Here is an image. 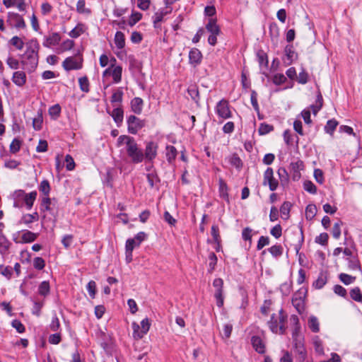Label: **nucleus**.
Masks as SVG:
<instances>
[{
	"label": "nucleus",
	"mask_w": 362,
	"mask_h": 362,
	"mask_svg": "<svg viewBox=\"0 0 362 362\" xmlns=\"http://www.w3.org/2000/svg\"><path fill=\"white\" fill-rule=\"evenodd\" d=\"M39 50L40 44L37 39H32L26 43V51L23 56L26 55V59L29 61L30 67L28 69V71L30 73L33 72L37 66Z\"/></svg>",
	"instance_id": "1"
},
{
	"label": "nucleus",
	"mask_w": 362,
	"mask_h": 362,
	"mask_svg": "<svg viewBox=\"0 0 362 362\" xmlns=\"http://www.w3.org/2000/svg\"><path fill=\"white\" fill-rule=\"evenodd\" d=\"M288 240L293 246L296 254H298L304 242L303 229L300 223L297 227L289 229Z\"/></svg>",
	"instance_id": "2"
},
{
	"label": "nucleus",
	"mask_w": 362,
	"mask_h": 362,
	"mask_svg": "<svg viewBox=\"0 0 362 362\" xmlns=\"http://www.w3.org/2000/svg\"><path fill=\"white\" fill-rule=\"evenodd\" d=\"M126 152L134 164L141 163L144 160V151L139 147L135 139L126 147Z\"/></svg>",
	"instance_id": "3"
},
{
	"label": "nucleus",
	"mask_w": 362,
	"mask_h": 362,
	"mask_svg": "<svg viewBox=\"0 0 362 362\" xmlns=\"http://www.w3.org/2000/svg\"><path fill=\"white\" fill-rule=\"evenodd\" d=\"M216 18H210L206 24V30L210 33L208 37V42L210 45L214 46L217 43V36L221 33L220 27L216 23Z\"/></svg>",
	"instance_id": "4"
},
{
	"label": "nucleus",
	"mask_w": 362,
	"mask_h": 362,
	"mask_svg": "<svg viewBox=\"0 0 362 362\" xmlns=\"http://www.w3.org/2000/svg\"><path fill=\"white\" fill-rule=\"evenodd\" d=\"M127 129L132 134H137L146 125V121L141 119L135 115H130L127 118Z\"/></svg>",
	"instance_id": "5"
},
{
	"label": "nucleus",
	"mask_w": 362,
	"mask_h": 362,
	"mask_svg": "<svg viewBox=\"0 0 362 362\" xmlns=\"http://www.w3.org/2000/svg\"><path fill=\"white\" fill-rule=\"evenodd\" d=\"M223 284L221 278H216L213 281V286L215 288L214 298L218 308H222L224 303Z\"/></svg>",
	"instance_id": "6"
},
{
	"label": "nucleus",
	"mask_w": 362,
	"mask_h": 362,
	"mask_svg": "<svg viewBox=\"0 0 362 362\" xmlns=\"http://www.w3.org/2000/svg\"><path fill=\"white\" fill-rule=\"evenodd\" d=\"M141 329L139 325L136 323H132L133 336L134 339H140L148 332L151 323L148 318H145L141 322Z\"/></svg>",
	"instance_id": "7"
},
{
	"label": "nucleus",
	"mask_w": 362,
	"mask_h": 362,
	"mask_svg": "<svg viewBox=\"0 0 362 362\" xmlns=\"http://www.w3.org/2000/svg\"><path fill=\"white\" fill-rule=\"evenodd\" d=\"M158 144L151 141L146 143L145 151L144 152V160L146 163H153L158 154Z\"/></svg>",
	"instance_id": "8"
},
{
	"label": "nucleus",
	"mask_w": 362,
	"mask_h": 362,
	"mask_svg": "<svg viewBox=\"0 0 362 362\" xmlns=\"http://www.w3.org/2000/svg\"><path fill=\"white\" fill-rule=\"evenodd\" d=\"M77 55L79 57V62H77L74 57H66L64 60L62 66L66 71H69L71 70H78L82 68L83 57L80 53H78Z\"/></svg>",
	"instance_id": "9"
},
{
	"label": "nucleus",
	"mask_w": 362,
	"mask_h": 362,
	"mask_svg": "<svg viewBox=\"0 0 362 362\" xmlns=\"http://www.w3.org/2000/svg\"><path fill=\"white\" fill-rule=\"evenodd\" d=\"M262 185H269V189L272 192L275 191L279 186V181L274 177V171L272 168H267L264 173V179Z\"/></svg>",
	"instance_id": "10"
},
{
	"label": "nucleus",
	"mask_w": 362,
	"mask_h": 362,
	"mask_svg": "<svg viewBox=\"0 0 362 362\" xmlns=\"http://www.w3.org/2000/svg\"><path fill=\"white\" fill-rule=\"evenodd\" d=\"M216 112L218 117L223 119H228L232 117L228 102L225 99H222L217 103L216 107Z\"/></svg>",
	"instance_id": "11"
},
{
	"label": "nucleus",
	"mask_w": 362,
	"mask_h": 362,
	"mask_svg": "<svg viewBox=\"0 0 362 362\" xmlns=\"http://www.w3.org/2000/svg\"><path fill=\"white\" fill-rule=\"evenodd\" d=\"M8 20L11 25L16 27V28H25L26 25L24 19L18 13L13 12L8 13Z\"/></svg>",
	"instance_id": "12"
},
{
	"label": "nucleus",
	"mask_w": 362,
	"mask_h": 362,
	"mask_svg": "<svg viewBox=\"0 0 362 362\" xmlns=\"http://www.w3.org/2000/svg\"><path fill=\"white\" fill-rule=\"evenodd\" d=\"M202 60V54L201 51L196 48H192L189 52V64L194 67L200 64Z\"/></svg>",
	"instance_id": "13"
},
{
	"label": "nucleus",
	"mask_w": 362,
	"mask_h": 362,
	"mask_svg": "<svg viewBox=\"0 0 362 362\" xmlns=\"http://www.w3.org/2000/svg\"><path fill=\"white\" fill-rule=\"evenodd\" d=\"M293 348L295 353L298 355V361L303 362L307 357V351L301 341L293 342Z\"/></svg>",
	"instance_id": "14"
},
{
	"label": "nucleus",
	"mask_w": 362,
	"mask_h": 362,
	"mask_svg": "<svg viewBox=\"0 0 362 362\" xmlns=\"http://www.w3.org/2000/svg\"><path fill=\"white\" fill-rule=\"evenodd\" d=\"M251 344L254 349L259 354H264L266 352L265 344L259 336H252Z\"/></svg>",
	"instance_id": "15"
},
{
	"label": "nucleus",
	"mask_w": 362,
	"mask_h": 362,
	"mask_svg": "<svg viewBox=\"0 0 362 362\" xmlns=\"http://www.w3.org/2000/svg\"><path fill=\"white\" fill-rule=\"evenodd\" d=\"M148 237V235L143 231L138 233L134 238H129L126 241L125 246H128V243L132 242V249H134L136 247H139L141 243L144 241Z\"/></svg>",
	"instance_id": "16"
},
{
	"label": "nucleus",
	"mask_w": 362,
	"mask_h": 362,
	"mask_svg": "<svg viewBox=\"0 0 362 362\" xmlns=\"http://www.w3.org/2000/svg\"><path fill=\"white\" fill-rule=\"evenodd\" d=\"M12 81L18 86L21 87L26 83V74L24 71H17L13 74Z\"/></svg>",
	"instance_id": "17"
},
{
	"label": "nucleus",
	"mask_w": 362,
	"mask_h": 362,
	"mask_svg": "<svg viewBox=\"0 0 362 362\" xmlns=\"http://www.w3.org/2000/svg\"><path fill=\"white\" fill-rule=\"evenodd\" d=\"M144 101L141 98L136 97L131 101V108L132 112L136 115H140L143 110Z\"/></svg>",
	"instance_id": "18"
},
{
	"label": "nucleus",
	"mask_w": 362,
	"mask_h": 362,
	"mask_svg": "<svg viewBox=\"0 0 362 362\" xmlns=\"http://www.w3.org/2000/svg\"><path fill=\"white\" fill-rule=\"evenodd\" d=\"M284 53L286 57V59L288 61V65H290L294 59H296L298 54L295 52L293 45L288 44L284 48Z\"/></svg>",
	"instance_id": "19"
},
{
	"label": "nucleus",
	"mask_w": 362,
	"mask_h": 362,
	"mask_svg": "<svg viewBox=\"0 0 362 362\" xmlns=\"http://www.w3.org/2000/svg\"><path fill=\"white\" fill-rule=\"evenodd\" d=\"M111 116L113 118L115 122L118 127L121 125L123 122L124 112L122 107H116L113 109Z\"/></svg>",
	"instance_id": "20"
},
{
	"label": "nucleus",
	"mask_w": 362,
	"mask_h": 362,
	"mask_svg": "<svg viewBox=\"0 0 362 362\" xmlns=\"http://www.w3.org/2000/svg\"><path fill=\"white\" fill-rule=\"evenodd\" d=\"M292 305L296 309L299 314H301L305 309L304 300L301 296H297L296 294L292 298Z\"/></svg>",
	"instance_id": "21"
},
{
	"label": "nucleus",
	"mask_w": 362,
	"mask_h": 362,
	"mask_svg": "<svg viewBox=\"0 0 362 362\" xmlns=\"http://www.w3.org/2000/svg\"><path fill=\"white\" fill-rule=\"evenodd\" d=\"M38 219L39 215L37 212H34L32 214H26L21 217V220L19 221V223L28 225L33 223L34 221H38Z\"/></svg>",
	"instance_id": "22"
},
{
	"label": "nucleus",
	"mask_w": 362,
	"mask_h": 362,
	"mask_svg": "<svg viewBox=\"0 0 362 362\" xmlns=\"http://www.w3.org/2000/svg\"><path fill=\"white\" fill-rule=\"evenodd\" d=\"M38 237V233H35L30 230H23V233L21 236L22 243H28L34 242Z\"/></svg>",
	"instance_id": "23"
},
{
	"label": "nucleus",
	"mask_w": 362,
	"mask_h": 362,
	"mask_svg": "<svg viewBox=\"0 0 362 362\" xmlns=\"http://www.w3.org/2000/svg\"><path fill=\"white\" fill-rule=\"evenodd\" d=\"M37 193L36 191H33L28 194H26L24 197V202L28 209H30L37 198Z\"/></svg>",
	"instance_id": "24"
},
{
	"label": "nucleus",
	"mask_w": 362,
	"mask_h": 362,
	"mask_svg": "<svg viewBox=\"0 0 362 362\" xmlns=\"http://www.w3.org/2000/svg\"><path fill=\"white\" fill-rule=\"evenodd\" d=\"M327 281V275L323 272H320L318 278L313 282V286L317 289L322 288Z\"/></svg>",
	"instance_id": "25"
},
{
	"label": "nucleus",
	"mask_w": 362,
	"mask_h": 362,
	"mask_svg": "<svg viewBox=\"0 0 362 362\" xmlns=\"http://www.w3.org/2000/svg\"><path fill=\"white\" fill-rule=\"evenodd\" d=\"M50 293V285L48 281H42L38 286L39 295L46 297Z\"/></svg>",
	"instance_id": "26"
},
{
	"label": "nucleus",
	"mask_w": 362,
	"mask_h": 362,
	"mask_svg": "<svg viewBox=\"0 0 362 362\" xmlns=\"http://www.w3.org/2000/svg\"><path fill=\"white\" fill-rule=\"evenodd\" d=\"M115 43L116 47L121 49L125 46V37L122 32L117 31L115 35Z\"/></svg>",
	"instance_id": "27"
},
{
	"label": "nucleus",
	"mask_w": 362,
	"mask_h": 362,
	"mask_svg": "<svg viewBox=\"0 0 362 362\" xmlns=\"http://www.w3.org/2000/svg\"><path fill=\"white\" fill-rule=\"evenodd\" d=\"M257 61L260 66H264L265 68H268L269 60L267 53L263 50L260 49L257 52Z\"/></svg>",
	"instance_id": "28"
},
{
	"label": "nucleus",
	"mask_w": 362,
	"mask_h": 362,
	"mask_svg": "<svg viewBox=\"0 0 362 362\" xmlns=\"http://www.w3.org/2000/svg\"><path fill=\"white\" fill-rule=\"evenodd\" d=\"M166 158H167V160L169 163H172L177 155V151L176 149V148L173 146H166Z\"/></svg>",
	"instance_id": "29"
},
{
	"label": "nucleus",
	"mask_w": 362,
	"mask_h": 362,
	"mask_svg": "<svg viewBox=\"0 0 362 362\" xmlns=\"http://www.w3.org/2000/svg\"><path fill=\"white\" fill-rule=\"evenodd\" d=\"M338 124V122L335 119L328 120L324 128L325 132L332 136Z\"/></svg>",
	"instance_id": "30"
},
{
	"label": "nucleus",
	"mask_w": 362,
	"mask_h": 362,
	"mask_svg": "<svg viewBox=\"0 0 362 362\" xmlns=\"http://www.w3.org/2000/svg\"><path fill=\"white\" fill-rule=\"evenodd\" d=\"M187 92L190 95L191 98L199 105V100L200 99L199 92L198 88L195 85L190 86Z\"/></svg>",
	"instance_id": "31"
},
{
	"label": "nucleus",
	"mask_w": 362,
	"mask_h": 362,
	"mask_svg": "<svg viewBox=\"0 0 362 362\" xmlns=\"http://www.w3.org/2000/svg\"><path fill=\"white\" fill-rule=\"evenodd\" d=\"M229 163L231 165L235 167L238 170H240L243 168V161L236 153H233L230 157Z\"/></svg>",
	"instance_id": "32"
},
{
	"label": "nucleus",
	"mask_w": 362,
	"mask_h": 362,
	"mask_svg": "<svg viewBox=\"0 0 362 362\" xmlns=\"http://www.w3.org/2000/svg\"><path fill=\"white\" fill-rule=\"evenodd\" d=\"M10 245L11 243L9 240L4 235L3 232L0 231V247H2V249L0 250V252L1 254H4L6 251L8 250Z\"/></svg>",
	"instance_id": "33"
},
{
	"label": "nucleus",
	"mask_w": 362,
	"mask_h": 362,
	"mask_svg": "<svg viewBox=\"0 0 362 362\" xmlns=\"http://www.w3.org/2000/svg\"><path fill=\"white\" fill-rule=\"evenodd\" d=\"M281 185H284L288 182L289 175L285 168L281 167L277 170Z\"/></svg>",
	"instance_id": "34"
},
{
	"label": "nucleus",
	"mask_w": 362,
	"mask_h": 362,
	"mask_svg": "<svg viewBox=\"0 0 362 362\" xmlns=\"http://www.w3.org/2000/svg\"><path fill=\"white\" fill-rule=\"evenodd\" d=\"M349 293L352 300L362 303V293L359 287L352 288Z\"/></svg>",
	"instance_id": "35"
},
{
	"label": "nucleus",
	"mask_w": 362,
	"mask_h": 362,
	"mask_svg": "<svg viewBox=\"0 0 362 362\" xmlns=\"http://www.w3.org/2000/svg\"><path fill=\"white\" fill-rule=\"evenodd\" d=\"M274 129V127L273 125L263 122L259 124L258 133L259 135H265L270 133L271 132H273Z\"/></svg>",
	"instance_id": "36"
},
{
	"label": "nucleus",
	"mask_w": 362,
	"mask_h": 362,
	"mask_svg": "<svg viewBox=\"0 0 362 362\" xmlns=\"http://www.w3.org/2000/svg\"><path fill=\"white\" fill-rule=\"evenodd\" d=\"M209 260L208 273L211 274L214 271L218 261L217 257L214 252H211L209 253Z\"/></svg>",
	"instance_id": "37"
},
{
	"label": "nucleus",
	"mask_w": 362,
	"mask_h": 362,
	"mask_svg": "<svg viewBox=\"0 0 362 362\" xmlns=\"http://www.w3.org/2000/svg\"><path fill=\"white\" fill-rule=\"evenodd\" d=\"M308 326L313 332L317 333L320 331L318 320L315 316H310L308 319Z\"/></svg>",
	"instance_id": "38"
},
{
	"label": "nucleus",
	"mask_w": 362,
	"mask_h": 362,
	"mask_svg": "<svg viewBox=\"0 0 362 362\" xmlns=\"http://www.w3.org/2000/svg\"><path fill=\"white\" fill-rule=\"evenodd\" d=\"M317 207L315 204H308L305 208V218L312 220L316 215Z\"/></svg>",
	"instance_id": "39"
},
{
	"label": "nucleus",
	"mask_w": 362,
	"mask_h": 362,
	"mask_svg": "<svg viewBox=\"0 0 362 362\" xmlns=\"http://www.w3.org/2000/svg\"><path fill=\"white\" fill-rule=\"evenodd\" d=\"M39 190L41 192L45 197L49 196L51 187L49 185V182L47 180H43L40 185H39Z\"/></svg>",
	"instance_id": "40"
},
{
	"label": "nucleus",
	"mask_w": 362,
	"mask_h": 362,
	"mask_svg": "<svg viewBox=\"0 0 362 362\" xmlns=\"http://www.w3.org/2000/svg\"><path fill=\"white\" fill-rule=\"evenodd\" d=\"M291 206V203L288 201L284 202V203L281 204L279 211L283 216H286L284 218L285 219L288 218Z\"/></svg>",
	"instance_id": "41"
},
{
	"label": "nucleus",
	"mask_w": 362,
	"mask_h": 362,
	"mask_svg": "<svg viewBox=\"0 0 362 362\" xmlns=\"http://www.w3.org/2000/svg\"><path fill=\"white\" fill-rule=\"evenodd\" d=\"M219 192H220V196L228 202L229 198H228V186H227L226 183L224 182L222 180H220Z\"/></svg>",
	"instance_id": "42"
},
{
	"label": "nucleus",
	"mask_w": 362,
	"mask_h": 362,
	"mask_svg": "<svg viewBox=\"0 0 362 362\" xmlns=\"http://www.w3.org/2000/svg\"><path fill=\"white\" fill-rule=\"evenodd\" d=\"M21 140H20L18 138H15L10 144V152L13 154L18 153L21 149Z\"/></svg>",
	"instance_id": "43"
},
{
	"label": "nucleus",
	"mask_w": 362,
	"mask_h": 362,
	"mask_svg": "<svg viewBox=\"0 0 362 362\" xmlns=\"http://www.w3.org/2000/svg\"><path fill=\"white\" fill-rule=\"evenodd\" d=\"M146 177L148 185L151 188L154 187L156 183L160 182V180L156 172L147 174Z\"/></svg>",
	"instance_id": "44"
},
{
	"label": "nucleus",
	"mask_w": 362,
	"mask_h": 362,
	"mask_svg": "<svg viewBox=\"0 0 362 362\" xmlns=\"http://www.w3.org/2000/svg\"><path fill=\"white\" fill-rule=\"evenodd\" d=\"M122 67L121 66H115L112 71V76L115 83H119L122 80Z\"/></svg>",
	"instance_id": "45"
},
{
	"label": "nucleus",
	"mask_w": 362,
	"mask_h": 362,
	"mask_svg": "<svg viewBox=\"0 0 362 362\" xmlns=\"http://www.w3.org/2000/svg\"><path fill=\"white\" fill-rule=\"evenodd\" d=\"M268 325L270 330L274 333H278V319L276 317V314H272L270 320L268 322Z\"/></svg>",
	"instance_id": "46"
},
{
	"label": "nucleus",
	"mask_w": 362,
	"mask_h": 362,
	"mask_svg": "<svg viewBox=\"0 0 362 362\" xmlns=\"http://www.w3.org/2000/svg\"><path fill=\"white\" fill-rule=\"evenodd\" d=\"M348 261V267L350 269L356 270L358 269L361 271V266L360 264L359 260L356 257L353 258H347Z\"/></svg>",
	"instance_id": "47"
},
{
	"label": "nucleus",
	"mask_w": 362,
	"mask_h": 362,
	"mask_svg": "<svg viewBox=\"0 0 362 362\" xmlns=\"http://www.w3.org/2000/svg\"><path fill=\"white\" fill-rule=\"evenodd\" d=\"M78 83H79L80 89L81 90V91L85 92V93L89 92V90H90L89 81H88V78L87 76H85L79 78Z\"/></svg>",
	"instance_id": "48"
},
{
	"label": "nucleus",
	"mask_w": 362,
	"mask_h": 362,
	"mask_svg": "<svg viewBox=\"0 0 362 362\" xmlns=\"http://www.w3.org/2000/svg\"><path fill=\"white\" fill-rule=\"evenodd\" d=\"M268 250L274 257H279L283 254V247L281 245H273Z\"/></svg>",
	"instance_id": "49"
},
{
	"label": "nucleus",
	"mask_w": 362,
	"mask_h": 362,
	"mask_svg": "<svg viewBox=\"0 0 362 362\" xmlns=\"http://www.w3.org/2000/svg\"><path fill=\"white\" fill-rule=\"evenodd\" d=\"M61 110V106L59 104H55L49 108L48 112L52 117L57 119L59 117Z\"/></svg>",
	"instance_id": "50"
},
{
	"label": "nucleus",
	"mask_w": 362,
	"mask_h": 362,
	"mask_svg": "<svg viewBox=\"0 0 362 362\" xmlns=\"http://www.w3.org/2000/svg\"><path fill=\"white\" fill-rule=\"evenodd\" d=\"M339 279L345 285H349L356 280V276H353L345 273H341L339 275Z\"/></svg>",
	"instance_id": "51"
},
{
	"label": "nucleus",
	"mask_w": 362,
	"mask_h": 362,
	"mask_svg": "<svg viewBox=\"0 0 362 362\" xmlns=\"http://www.w3.org/2000/svg\"><path fill=\"white\" fill-rule=\"evenodd\" d=\"M85 5V0H78L76 4L77 12L79 13L90 14L91 13V10L90 8H86Z\"/></svg>",
	"instance_id": "52"
},
{
	"label": "nucleus",
	"mask_w": 362,
	"mask_h": 362,
	"mask_svg": "<svg viewBox=\"0 0 362 362\" xmlns=\"http://www.w3.org/2000/svg\"><path fill=\"white\" fill-rule=\"evenodd\" d=\"M123 91L122 88L117 89L112 95L111 103H121L122 101Z\"/></svg>",
	"instance_id": "53"
},
{
	"label": "nucleus",
	"mask_w": 362,
	"mask_h": 362,
	"mask_svg": "<svg viewBox=\"0 0 362 362\" xmlns=\"http://www.w3.org/2000/svg\"><path fill=\"white\" fill-rule=\"evenodd\" d=\"M141 18L142 14L141 13L133 11L128 21V25L131 27L134 26L137 22H139L141 19Z\"/></svg>",
	"instance_id": "54"
},
{
	"label": "nucleus",
	"mask_w": 362,
	"mask_h": 362,
	"mask_svg": "<svg viewBox=\"0 0 362 362\" xmlns=\"http://www.w3.org/2000/svg\"><path fill=\"white\" fill-rule=\"evenodd\" d=\"M51 201L52 199L48 197H45L42 199L40 204V209L42 211H51Z\"/></svg>",
	"instance_id": "55"
},
{
	"label": "nucleus",
	"mask_w": 362,
	"mask_h": 362,
	"mask_svg": "<svg viewBox=\"0 0 362 362\" xmlns=\"http://www.w3.org/2000/svg\"><path fill=\"white\" fill-rule=\"evenodd\" d=\"M82 26V24H78L77 26L73 28L69 33V36L72 38L78 37L84 32Z\"/></svg>",
	"instance_id": "56"
},
{
	"label": "nucleus",
	"mask_w": 362,
	"mask_h": 362,
	"mask_svg": "<svg viewBox=\"0 0 362 362\" xmlns=\"http://www.w3.org/2000/svg\"><path fill=\"white\" fill-rule=\"evenodd\" d=\"M343 224L341 221H339L336 222L332 227V236L335 239H339L341 235V228L340 226Z\"/></svg>",
	"instance_id": "57"
},
{
	"label": "nucleus",
	"mask_w": 362,
	"mask_h": 362,
	"mask_svg": "<svg viewBox=\"0 0 362 362\" xmlns=\"http://www.w3.org/2000/svg\"><path fill=\"white\" fill-rule=\"evenodd\" d=\"M308 74L305 69L303 68L298 76H297L296 80L300 84H305L308 81Z\"/></svg>",
	"instance_id": "58"
},
{
	"label": "nucleus",
	"mask_w": 362,
	"mask_h": 362,
	"mask_svg": "<svg viewBox=\"0 0 362 362\" xmlns=\"http://www.w3.org/2000/svg\"><path fill=\"white\" fill-rule=\"evenodd\" d=\"M211 235L215 243L219 245L221 243V237L219 235V229L218 226L213 225L211 226Z\"/></svg>",
	"instance_id": "59"
},
{
	"label": "nucleus",
	"mask_w": 362,
	"mask_h": 362,
	"mask_svg": "<svg viewBox=\"0 0 362 362\" xmlns=\"http://www.w3.org/2000/svg\"><path fill=\"white\" fill-rule=\"evenodd\" d=\"M86 288H87V291H88L90 296L92 298H94L95 297V294H96V291H97L96 283L93 280L90 281L86 286Z\"/></svg>",
	"instance_id": "60"
},
{
	"label": "nucleus",
	"mask_w": 362,
	"mask_h": 362,
	"mask_svg": "<svg viewBox=\"0 0 362 362\" xmlns=\"http://www.w3.org/2000/svg\"><path fill=\"white\" fill-rule=\"evenodd\" d=\"M43 122L42 114H39L37 117L33 119V127L35 130L40 131L42 129Z\"/></svg>",
	"instance_id": "61"
},
{
	"label": "nucleus",
	"mask_w": 362,
	"mask_h": 362,
	"mask_svg": "<svg viewBox=\"0 0 362 362\" xmlns=\"http://www.w3.org/2000/svg\"><path fill=\"white\" fill-rule=\"evenodd\" d=\"M286 81L287 78L283 74H276L272 78V82L276 86L281 85Z\"/></svg>",
	"instance_id": "62"
},
{
	"label": "nucleus",
	"mask_w": 362,
	"mask_h": 362,
	"mask_svg": "<svg viewBox=\"0 0 362 362\" xmlns=\"http://www.w3.org/2000/svg\"><path fill=\"white\" fill-rule=\"evenodd\" d=\"M11 44L16 47V49L21 50L24 47V42L18 36L13 37L10 40Z\"/></svg>",
	"instance_id": "63"
},
{
	"label": "nucleus",
	"mask_w": 362,
	"mask_h": 362,
	"mask_svg": "<svg viewBox=\"0 0 362 362\" xmlns=\"http://www.w3.org/2000/svg\"><path fill=\"white\" fill-rule=\"evenodd\" d=\"M303 188L305 191L310 194H315L317 192L316 186L310 180H306L304 182Z\"/></svg>",
	"instance_id": "64"
}]
</instances>
